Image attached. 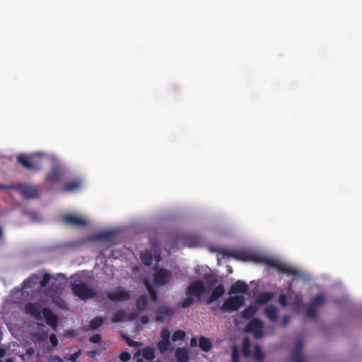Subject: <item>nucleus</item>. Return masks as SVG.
<instances>
[{
	"label": "nucleus",
	"mask_w": 362,
	"mask_h": 362,
	"mask_svg": "<svg viewBox=\"0 0 362 362\" xmlns=\"http://www.w3.org/2000/svg\"><path fill=\"white\" fill-rule=\"evenodd\" d=\"M206 291V286L203 281L196 280L192 281L185 291L187 298L184 299L179 306L182 308L190 307L193 303L199 302Z\"/></svg>",
	"instance_id": "f257e3e1"
},
{
	"label": "nucleus",
	"mask_w": 362,
	"mask_h": 362,
	"mask_svg": "<svg viewBox=\"0 0 362 362\" xmlns=\"http://www.w3.org/2000/svg\"><path fill=\"white\" fill-rule=\"evenodd\" d=\"M42 153H37L33 155L21 153L18 156L17 161L24 168L38 171L42 168L41 156Z\"/></svg>",
	"instance_id": "f03ea898"
},
{
	"label": "nucleus",
	"mask_w": 362,
	"mask_h": 362,
	"mask_svg": "<svg viewBox=\"0 0 362 362\" xmlns=\"http://www.w3.org/2000/svg\"><path fill=\"white\" fill-rule=\"evenodd\" d=\"M73 293L82 300H87L95 297L97 292L84 283L73 284L71 285Z\"/></svg>",
	"instance_id": "7ed1b4c3"
},
{
	"label": "nucleus",
	"mask_w": 362,
	"mask_h": 362,
	"mask_svg": "<svg viewBox=\"0 0 362 362\" xmlns=\"http://www.w3.org/2000/svg\"><path fill=\"white\" fill-rule=\"evenodd\" d=\"M243 296H235L227 298L221 307L223 312L231 313L238 310L245 303Z\"/></svg>",
	"instance_id": "20e7f679"
},
{
	"label": "nucleus",
	"mask_w": 362,
	"mask_h": 362,
	"mask_svg": "<svg viewBox=\"0 0 362 362\" xmlns=\"http://www.w3.org/2000/svg\"><path fill=\"white\" fill-rule=\"evenodd\" d=\"M263 322L259 318L252 320L245 327L247 333H252L256 339H259L264 335Z\"/></svg>",
	"instance_id": "39448f33"
},
{
	"label": "nucleus",
	"mask_w": 362,
	"mask_h": 362,
	"mask_svg": "<svg viewBox=\"0 0 362 362\" xmlns=\"http://www.w3.org/2000/svg\"><path fill=\"white\" fill-rule=\"evenodd\" d=\"M171 274L169 270L161 268L154 274L153 283L157 286H164L169 282Z\"/></svg>",
	"instance_id": "423d86ee"
},
{
	"label": "nucleus",
	"mask_w": 362,
	"mask_h": 362,
	"mask_svg": "<svg viewBox=\"0 0 362 362\" xmlns=\"http://www.w3.org/2000/svg\"><path fill=\"white\" fill-rule=\"evenodd\" d=\"M42 319L44 318L48 325H49L54 330L57 329L59 317L55 315L52 310L45 307L42 310Z\"/></svg>",
	"instance_id": "0eeeda50"
},
{
	"label": "nucleus",
	"mask_w": 362,
	"mask_h": 362,
	"mask_svg": "<svg viewBox=\"0 0 362 362\" xmlns=\"http://www.w3.org/2000/svg\"><path fill=\"white\" fill-rule=\"evenodd\" d=\"M18 190L25 198L35 199L39 197V190L35 186L23 184L18 186Z\"/></svg>",
	"instance_id": "6e6552de"
},
{
	"label": "nucleus",
	"mask_w": 362,
	"mask_h": 362,
	"mask_svg": "<svg viewBox=\"0 0 362 362\" xmlns=\"http://www.w3.org/2000/svg\"><path fill=\"white\" fill-rule=\"evenodd\" d=\"M303 341L302 339H298L296 346L291 355V362H307L305 357L303 356Z\"/></svg>",
	"instance_id": "1a4fd4ad"
},
{
	"label": "nucleus",
	"mask_w": 362,
	"mask_h": 362,
	"mask_svg": "<svg viewBox=\"0 0 362 362\" xmlns=\"http://www.w3.org/2000/svg\"><path fill=\"white\" fill-rule=\"evenodd\" d=\"M64 173L62 168L59 165L53 166L46 175V180L51 183H56L62 180Z\"/></svg>",
	"instance_id": "9d476101"
},
{
	"label": "nucleus",
	"mask_w": 362,
	"mask_h": 362,
	"mask_svg": "<svg viewBox=\"0 0 362 362\" xmlns=\"http://www.w3.org/2000/svg\"><path fill=\"white\" fill-rule=\"evenodd\" d=\"M63 221L69 226H86L87 221L83 218L74 216L71 214H66L62 216Z\"/></svg>",
	"instance_id": "9b49d317"
},
{
	"label": "nucleus",
	"mask_w": 362,
	"mask_h": 362,
	"mask_svg": "<svg viewBox=\"0 0 362 362\" xmlns=\"http://www.w3.org/2000/svg\"><path fill=\"white\" fill-rule=\"evenodd\" d=\"M134 318V313H127L125 310L119 309L115 311L111 316V321L114 323L122 322L125 320H132Z\"/></svg>",
	"instance_id": "f8f14e48"
},
{
	"label": "nucleus",
	"mask_w": 362,
	"mask_h": 362,
	"mask_svg": "<svg viewBox=\"0 0 362 362\" xmlns=\"http://www.w3.org/2000/svg\"><path fill=\"white\" fill-rule=\"evenodd\" d=\"M156 320L158 322H163L165 317H172L175 313V309L167 306H163L156 309Z\"/></svg>",
	"instance_id": "ddd939ff"
},
{
	"label": "nucleus",
	"mask_w": 362,
	"mask_h": 362,
	"mask_svg": "<svg viewBox=\"0 0 362 362\" xmlns=\"http://www.w3.org/2000/svg\"><path fill=\"white\" fill-rule=\"evenodd\" d=\"M107 297L109 300L113 302L126 301L131 298L130 294L127 291L109 292L107 295Z\"/></svg>",
	"instance_id": "4468645a"
},
{
	"label": "nucleus",
	"mask_w": 362,
	"mask_h": 362,
	"mask_svg": "<svg viewBox=\"0 0 362 362\" xmlns=\"http://www.w3.org/2000/svg\"><path fill=\"white\" fill-rule=\"evenodd\" d=\"M25 312L37 320H42V311L40 307L35 303H28L25 306Z\"/></svg>",
	"instance_id": "2eb2a0df"
},
{
	"label": "nucleus",
	"mask_w": 362,
	"mask_h": 362,
	"mask_svg": "<svg viewBox=\"0 0 362 362\" xmlns=\"http://www.w3.org/2000/svg\"><path fill=\"white\" fill-rule=\"evenodd\" d=\"M225 293V288L222 284H219L214 288L210 296L206 299L207 304H211L221 298Z\"/></svg>",
	"instance_id": "dca6fc26"
},
{
	"label": "nucleus",
	"mask_w": 362,
	"mask_h": 362,
	"mask_svg": "<svg viewBox=\"0 0 362 362\" xmlns=\"http://www.w3.org/2000/svg\"><path fill=\"white\" fill-rule=\"evenodd\" d=\"M248 291V286L244 281L240 280L237 281L234 283V284L231 286L229 294L233 293H246Z\"/></svg>",
	"instance_id": "f3484780"
},
{
	"label": "nucleus",
	"mask_w": 362,
	"mask_h": 362,
	"mask_svg": "<svg viewBox=\"0 0 362 362\" xmlns=\"http://www.w3.org/2000/svg\"><path fill=\"white\" fill-rule=\"evenodd\" d=\"M116 234L117 233L115 231H103L94 234L91 237V239L95 241L105 240L109 242L116 235Z\"/></svg>",
	"instance_id": "a211bd4d"
},
{
	"label": "nucleus",
	"mask_w": 362,
	"mask_h": 362,
	"mask_svg": "<svg viewBox=\"0 0 362 362\" xmlns=\"http://www.w3.org/2000/svg\"><path fill=\"white\" fill-rule=\"evenodd\" d=\"M175 356L177 362H188L189 361V353L185 347H178L175 350Z\"/></svg>",
	"instance_id": "6ab92c4d"
},
{
	"label": "nucleus",
	"mask_w": 362,
	"mask_h": 362,
	"mask_svg": "<svg viewBox=\"0 0 362 362\" xmlns=\"http://www.w3.org/2000/svg\"><path fill=\"white\" fill-rule=\"evenodd\" d=\"M264 313L270 321L275 322L278 319L279 308L273 305H269L265 308Z\"/></svg>",
	"instance_id": "aec40b11"
},
{
	"label": "nucleus",
	"mask_w": 362,
	"mask_h": 362,
	"mask_svg": "<svg viewBox=\"0 0 362 362\" xmlns=\"http://www.w3.org/2000/svg\"><path fill=\"white\" fill-rule=\"evenodd\" d=\"M82 187V182L80 180H72L65 184L62 191L64 192H73L78 190Z\"/></svg>",
	"instance_id": "412c9836"
},
{
	"label": "nucleus",
	"mask_w": 362,
	"mask_h": 362,
	"mask_svg": "<svg viewBox=\"0 0 362 362\" xmlns=\"http://www.w3.org/2000/svg\"><path fill=\"white\" fill-rule=\"evenodd\" d=\"M274 296V292H262L258 295L256 303L259 305H264L272 300Z\"/></svg>",
	"instance_id": "4be33fe9"
},
{
	"label": "nucleus",
	"mask_w": 362,
	"mask_h": 362,
	"mask_svg": "<svg viewBox=\"0 0 362 362\" xmlns=\"http://www.w3.org/2000/svg\"><path fill=\"white\" fill-rule=\"evenodd\" d=\"M148 303V297L146 295H140L136 300V308L139 311H144L147 309Z\"/></svg>",
	"instance_id": "5701e85b"
},
{
	"label": "nucleus",
	"mask_w": 362,
	"mask_h": 362,
	"mask_svg": "<svg viewBox=\"0 0 362 362\" xmlns=\"http://www.w3.org/2000/svg\"><path fill=\"white\" fill-rule=\"evenodd\" d=\"M257 261L264 263L268 267L276 269L278 272L281 265L276 259L268 257H261Z\"/></svg>",
	"instance_id": "b1692460"
},
{
	"label": "nucleus",
	"mask_w": 362,
	"mask_h": 362,
	"mask_svg": "<svg viewBox=\"0 0 362 362\" xmlns=\"http://www.w3.org/2000/svg\"><path fill=\"white\" fill-rule=\"evenodd\" d=\"M251 341L249 337H244L242 343V354L243 356L247 358L250 357L252 354L251 350Z\"/></svg>",
	"instance_id": "393cba45"
},
{
	"label": "nucleus",
	"mask_w": 362,
	"mask_h": 362,
	"mask_svg": "<svg viewBox=\"0 0 362 362\" xmlns=\"http://www.w3.org/2000/svg\"><path fill=\"white\" fill-rule=\"evenodd\" d=\"M199 346L202 351L208 352L212 347V343L208 338L202 336L199 339Z\"/></svg>",
	"instance_id": "a878e982"
},
{
	"label": "nucleus",
	"mask_w": 362,
	"mask_h": 362,
	"mask_svg": "<svg viewBox=\"0 0 362 362\" xmlns=\"http://www.w3.org/2000/svg\"><path fill=\"white\" fill-rule=\"evenodd\" d=\"M103 322L104 318L103 317H96L90 321V323L86 330L97 329L103 324Z\"/></svg>",
	"instance_id": "bb28decb"
},
{
	"label": "nucleus",
	"mask_w": 362,
	"mask_h": 362,
	"mask_svg": "<svg viewBox=\"0 0 362 362\" xmlns=\"http://www.w3.org/2000/svg\"><path fill=\"white\" fill-rule=\"evenodd\" d=\"M279 272L288 276H300V273L296 269L288 265H281Z\"/></svg>",
	"instance_id": "cd10ccee"
},
{
	"label": "nucleus",
	"mask_w": 362,
	"mask_h": 362,
	"mask_svg": "<svg viewBox=\"0 0 362 362\" xmlns=\"http://www.w3.org/2000/svg\"><path fill=\"white\" fill-rule=\"evenodd\" d=\"M140 259L142 263L146 266H150L153 262L152 253L150 250H145L140 253Z\"/></svg>",
	"instance_id": "c85d7f7f"
},
{
	"label": "nucleus",
	"mask_w": 362,
	"mask_h": 362,
	"mask_svg": "<svg viewBox=\"0 0 362 362\" xmlns=\"http://www.w3.org/2000/svg\"><path fill=\"white\" fill-rule=\"evenodd\" d=\"M257 308L255 305H250L242 311L241 315L245 319H249L256 314Z\"/></svg>",
	"instance_id": "c756f323"
},
{
	"label": "nucleus",
	"mask_w": 362,
	"mask_h": 362,
	"mask_svg": "<svg viewBox=\"0 0 362 362\" xmlns=\"http://www.w3.org/2000/svg\"><path fill=\"white\" fill-rule=\"evenodd\" d=\"M185 244L189 247H195L201 244V240L196 236H188L185 239Z\"/></svg>",
	"instance_id": "7c9ffc66"
},
{
	"label": "nucleus",
	"mask_w": 362,
	"mask_h": 362,
	"mask_svg": "<svg viewBox=\"0 0 362 362\" xmlns=\"http://www.w3.org/2000/svg\"><path fill=\"white\" fill-rule=\"evenodd\" d=\"M325 301V296L323 294H319L312 299L310 304L311 305H313V307L317 308L318 307H320V305L324 304Z\"/></svg>",
	"instance_id": "2f4dec72"
},
{
	"label": "nucleus",
	"mask_w": 362,
	"mask_h": 362,
	"mask_svg": "<svg viewBox=\"0 0 362 362\" xmlns=\"http://www.w3.org/2000/svg\"><path fill=\"white\" fill-rule=\"evenodd\" d=\"M39 279V276L37 275H32L29 278L24 280L23 283V286L25 288H29L33 286V284H36L37 280Z\"/></svg>",
	"instance_id": "473e14b6"
},
{
	"label": "nucleus",
	"mask_w": 362,
	"mask_h": 362,
	"mask_svg": "<svg viewBox=\"0 0 362 362\" xmlns=\"http://www.w3.org/2000/svg\"><path fill=\"white\" fill-rule=\"evenodd\" d=\"M264 354L258 344L255 346L254 358L257 362H262L264 360Z\"/></svg>",
	"instance_id": "72a5a7b5"
},
{
	"label": "nucleus",
	"mask_w": 362,
	"mask_h": 362,
	"mask_svg": "<svg viewBox=\"0 0 362 362\" xmlns=\"http://www.w3.org/2000/svg\"><path fill=\"white\" fill-rule=\"evenodd\" d=\"M143 356L146 360H153L155 358L154 349L149 346L146 347L143 350Z\"/></svg>",
	"instance_id": "f704fd0d"
},
{
	"label": "nucleus",
	"mask_w": 362,
	"mask_h": 362,
	"mask_svg": "<svg viewBox=\"0 0 362 362\" xmlns=\"http://www.w3.org/2000/svg\"><path fill=\"white\" fill-rule=\"evenodd\" d=\"M146 288L149 293L151 300L153 302L157 301L158 298V292L149 284H146Z\"/></svg>",
	"instance_id": "c9c22d12"
},
{
	"label": "nucleus",
	"mask_w": 362,
	"mask_h": 362,
	"mask_svg": "<svg viewBox=\"0 0 362 362\" xmlns=\"http://www.w3.org/2000/svg\"><path fill=\"white\" fill-rule=\"evenodd\" d=\"M35 339L39 341H45L48 337V332L45 330H40L37 331L35 334Z\"/></svg>",
	"instance_id": "e433bc0d"
},
{
	"label": "nucleus",
	"mask_w": 362,
	"mask_h": 362,
	"mask_svg": "<svg viewBox=\"0 0 362 362\" xmlns=\"http://www.w3.org/2000/svg\"><path fill=\"white\" fill-rule=\"evenodd\" d=\"M185 332L183 330H176L172 335V340L177 341L178 340H183L185 337Z\"/></svg>",
	"instance_id": "4c0bfd02"
},
{
	"label": "nucleus",
	"mask_w": 362,
	"mask_h": 362,
	"mask_svg": "<svg viewBox=\"0 0 362 362\" xmlns=\"http://www.w3.org/2000/svg\"><path fill=\"white\" fill-rule=\"evenodd\" d=\"M170 345V341L161 340V341H158L157 346H158V349H159L160 352L163 354L167 351V349Z\"/></svg>",
	"instance_id": "58836bf2"
},
{
	"label": "nucleus",
	"mask_w": 362,
	"mask_h": 362,
	"mask_svg": "<svg viewBox=\"0 0 362 362\" xmlns=\"http://www.w3.org/2000/svg\"><path fill=\"white\" fill-rule=\"evenodd\" d=\"M317 308L311 305H308L306 315L308 318L315 319L317 317Z\"/></svg>",
	"instance_id": "ea45409f"
},
{
	"label": "nucleus",
	"mask_w": 362,
	"mask_h": 362,
	"mask_svg": "<svg viewBox=\"0 0 362 362\" xmlns=\"http://www.w3.org/2000/svg\"><path fill=\"white\" fill-rule=\"evenodd\" d=\"M231 358L233 362H239L240 361V353L238 348L236 346H234L232 349Z\"/></svg>",
	"instance_id": "a19ab883"
},
{
	"label": "nucleus",
	"mask_w": 362,
	"mask_h": 362,
	"mask_svg": "<svg viewBox=\"0 0 362 362\" xmlns=\"http://www.w3.org/2000/svg\"><path fill=\"white\" fill-rule=\"evenodd\" d=\"M204 279L208 281L210 286H214L216 283V276L212 273L206 274Z\"/></svg>",
	"instance_id": "79ce46f5"
},
{
	"label": "nucleus",
	"mask_w": 362,
	"mask_h": 362,
	"mask_svg": "<svg viewBox=\"0 0 362 362\" xmlns=\"http://www.w3.org/2000/svg\"><path fill=\"white\" fill-rule=\"evenodd\" d=\"M51 279V275L48 273L43 274L42 279L40 281V286L43 288L46 287Z\"/></svg>",
	"instance_id": "37998d69"
},
{
	"label": "nucleus",
	"mask_w": 362,
	"mask_h": 362,
	"mask_svg": "<svg viewBox=\"0 0 362 362\" xmlns=\"http://www.w3.org/2000/svg\"><path fill=\"white\" fill-rule=\"evenodd\" d=\"M160 336L162 340L170 341V332L168 328H163L161 331Z\"/></svg>",
	"instance_id": "c03bdc74"
},
{
	"label": "nucleus",
	"mask_w": 362,
	"mask_h": 362,
	"mask_svg": "<svg viewBox=\"0 0 362 362\" xmlns=\"http://www.w3.org/2000/svg\"><path fill=\"white\" fill-rule=\"evenodd\" d=\"M119 358L123 362L129 361L131 358V354L127 351H123L119 354Z\"/></svg>",
	"instance_id": "a18cd8bd"
},
{
	"label": "nucleus",
	"mask_w": 362,
	"mask_h": 362,
	"mask_svg": "<svg viewBox=\"0 0 362 362\" xmlns=\"http://www.w3.org/2000/svg\"><path fill=\"white\" fill-rule=\"evenodd\" d=\"M278 301L283 308L286 307L288 305L286 295L281 294L279 297Z\"/></svg>",
	"instance_id": "49530a36"
},
{
	"label": "nucleus",
	"mask_w": 362,
	"mask_h": 362,
	"mask_svg": "<svg viewBox=\"0 0 362 362\" xmlns=\"http://www.w3.org/2000/svg\"><path fill=\"white\" fill-rule=\"evenodd\" d=\"M89 341L92 343L98 344L101 342V335L100 334H95L92 335L89 338Z\"/></svg>",
	"instance_id": "de8ad7c7"
},
{
	"label": "nucleus",
	"mask_w": 362,
	"mask_h": 362,
	"mask_svg": "<svg viewBox=\"0 0 362 362\" xmlns=\"http://www.w3.org/2000/svg\"><path fill=\"white\" fill-rule=\"evenodd\" d=\"M49 341L53 346H57L58 345L59 341H58V339L55 334H50Z\"/></svg>",
	"instance_id": "09e8293b"
},
{
	"label": "nucleus",
	"mask_w": 362,
	"mask_h": 362,
	"mask_svg": "<svg viewBox=\"0 0 362 362\" xmlns=\"http://www.w3.org/2000/svg\"><path fill=\"white\" fill-rule=\"evenodd\" d=\"M80 355H81V351H78L70 355L69 360L72 362H75L78 358Z\"/></svg>",
	"instance_id": "8fccbe9b"
},
{
	"label": "nucleus",
	"mask_w": 362,
	"mask_h": 362,
	"mask_svg": "<svg viewBox=\"0 0 362 362\" xmlns=\"http://www.w3.org/2000/svg\"><path fill=\"white\" fill-rule=\"evenodd\" d=\"M289 320H290V317L288 315L284 316V317L282 318V320H281V325L283 327L286 326L288 325V323L289 322Z\"/></svg>",
	"instance_id": "3c124183"
},
{
	"label": "nucleus",
	"mask_w": 362,
	"mask_h": 362,
	"mask_svg": "<svg viewBox=\"0 0 362 362\" xmlns=\"http://www.w3.org/2000/svg\"><path fill=\"white\" fill-rule=\"evenodd\" d=\"M30 216L31 219L35 222L39 221L40 220V218L38 217V215L37 213L31 212L30 214Z\"/></svg>",
	"instance_id": "603ef678"
},
{
	"label": "nucleus",
	"mask_w": 362,
	"mask_h": 362,
	"mask_svg": "<svg viewBox=\"0 0 362 362\" xmlns=\"http://www.w3.org/2000/svg\"><path fill=\"white\" fill-rule=\"evenodd\" d=\"M140 321L142 324L146 325V324L148 323L149 318L147 315H143L141 317Z\"/></svg>",
	"instance_id": "864d4df0"
},
{
	"label": "nucleus",
	"mask_w": 362,
	"mask_h": 362,
	"mask_svg": "<svg viewBox=\"0 0 362 362\" xmlns=\"http://www.w3.org/2000/svg\"><path fill=\"white\" fill-rule=\"evenodd\" d=\"M50 362H64L59 356H54L50 360Z\"/></svg>",
	"instance_id": "5fc2aeb1"
},
{
	"label": "nucleus",
	"mask_w": 362,
	"mask_h": 362,
	"mask_svg": "<svg viewBox=\"0 0 362 362\" xmlns=\"http://www.w3.org/2000/svg\"><path fill=\"white\" fill-rule=\"evenodd\" d=\"M197 339L195 337H192L191 339H190V346L192 347H194V346H197Z\"/></svg>",
	"instance_id": "6e6d98bb"
},
{
	"label": "nucleus",
	"mask_w": 362,
	"mask_h": 362,
	"mask_svg": "<svg viewBox=\"0 0 362 362\" xmlns=\"http://www.w3.org/2000/svg\"><path fill=\"white\" fill-rule=\"evenodd\" d=\"M6 354V351L4 348H0V358H3Z\"/></svg>",
	"instance_id": "4d7b16f0"
},
{
	"label": "nucleus",
	"mask_w": 362,
	"mask_h": 362,
	"mask_svg": "<svg viewBox=\"0 0 362 362\" xmlns=\"http://www.w3.org/2000/svg\"><path fill=\"white\" fill-rule=\"evenodd\" d=\"M35 351L33 348H30L27 350L26 354L29 356H32L34 354Z\"/></svg>",
	"instance_id": "13d9d810"
},
{
	"label": "nucleus",
	"mask_w": 362,
	"mask_h": 362,
	"mask_svg": "<svg viewBox=\"0 0 362 362\" xmlns=\"http://www.w3.org/2000/svg\"><path fill=\"white\" fill-rule=\"evenodd\" d=\"M67 335L73 337V336H74V332L73 330H69L67 332Z\"/></svg>",
	"instance_id": "bf43d9fd"
},
{
	"label": "nucleus",
	"mask_w": 362,
	"mask_h": 362,
	"mask_svg": "<svg viewBox=\"0 0 362 362\" xmlns=\"http://www.w3.org/2000/svg\"><path fill=\"white\" fill-rule=\"evenodd\" d=\"M3 236H4V232H3L1 227L0 226V240H1L3 238Z\"/></svg>",
	"instance_id": "052dcab7"
},
{
	"label": "nucleus",
	"mask_w": 362,
	"mask_h": 362,
	"mask_svg": "<svg viewBox=\"0 0 362 362\" xmlns=\"http://www.w3.org/2000/svg\"><path fill=\"white\" fill-rule=\"evenodd\" d=\"M8 188H9V187L7 185H0V189H8Z\"/></svg>",
	"instance_id": "680f3d73"
},
{
	"label": "nucleus",
	"mask_w": 362,
	"mask_h": 362,
	"mask_svg": "<svg viewBox=\"0 0 362 362\" xmlns=\"http://www.w3.org/2000/svg\"><path fill=\"white\" fill-rule=\"evenodd\" d=\"M126 341H127L128 344L132 345L133 344V341L131 339H126Z\"/></svg>",
	"instance_id": "e2e57ef3"
},
{
	"label": "nucleus",
	"mask_w": 362,
	"mask_h": 362,
	"mask_svg": "<svg viewBox=\"0 0 362 362\" xmlns=\"http://www.w3.org/2000/svg\"><path fill=\"white\" fill-rule=\"evenodd\" d=\"M223 254H224L225 255H226V256H229V257H234V255H232V254H229V253H227V252H223Z\"/></svg>",
	"instance_id": "0e129e2a"
},
{
	"label": "nucleus",
	"mask_w": 362,
	"mask_h": 362,
	"mask_svg": "<svg viewBox=\"0 0 362 362\" xmlns=\"http://www.w3.org/2000/svg\"><path fill=\"white\" fill-rule=\"evenodd\" d=\"M6 362H15V361H13L11 358H8L6 360Z\"/></svg>",
	"instance_id": "69168bd1"
},
{
	"label": "nucleus",
	"mask_w": 362,
	"mask_h": 362,
	"mask_svg": "<svg viewBox=\"0 0 362 362\" xmlns=\"http://www.w3.org/2000/svg\"><path fill=\"white\" fill-rule=\"evenodd\" d=\"M2 337H3V333L0 330V341L2 339Z\"/></svg>",
	"instance_id": "338daca9"
},
{
	"label": "nucleus",
	"mask_w": 362,
	"mask_h": 362,
	"mask_svg": "<svg viewBox=\"0 0 362 362\" xmlns=\"http://www.w3.org/2000/svg\"><path fill=\"white\" fill-rule=\"evenodd\" d=\"M39 326L44 327L45 325L43 324H38Z\"/></svg>",
	"instance_id": "774afa93"
}]
</instances>
